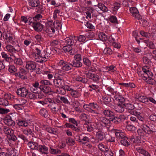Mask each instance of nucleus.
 Segmentation results:
<instances>
[{"mask_svg": "<svg viewBox=\"0 0 156 156\" xmlns=\"http://www.w3.org/2000/svg\"><path fill=\"white\" fill-rule=\"evenodd\" d=\"M41 50L38 47H36L35 53L32 55L36 62L42 63L47 60L49 55L44 51L41 53Z\"/></svg>", "mask_w": 156, "mask_h": 156, "instance_id": "1", "label": "nucleus"}, {"mask_svg": "<svg viewBox=\"0 0 156 156\" xmlns=\"http://www.w3.org/2000/svg\"><path fill=\"white\" fill-rule=\"evenodd\" d=\"M58 20H56L54 23L51 21H49L46 23L45 26L47 33L48 34L54 33L55 31V29L58 28Z\"/></svg>", "mask_w": 156, "mask_h": 156, "instance_id": "2", "label": "nucleus"}, {"mask_svg": "<svg viewBox=\"0 0 156 156\" xmlns=\"http://www.w3.org/2000/svg\"><path fill=\"white\" fill-rule=\"evenodd\" d=\"M83 107L85 109L94 115L98 114V112L95 110L98 109L99 106L96 103H91L89 104H85Z\"/></svg>", "mask_w": 156, "mask_h": 156, "instance_id": "3", "label": "nucleus"}, {"mask_svg": "<svg viewBox=\"0 0 156 156\" xmlns=\"http://www.w3.org/2000/svg\"><path fill=\"white\" fill-rule=\"evenodd\" d=\"M100 11L105 12L108 11L107 8L101 3H99L98 5H94L91 9L90 11L92 13V15L94 16H97V13L96 12Z\"/></svg>", "mask_w": 156, "mask_h": 156, "instance_id": "4", "label": "nucleus"}, {"mask_svg": "<svg viewBox=\"0 0 156 156\" xmlns=\"http://www.w3.org/2000/svg\"><path fill=\"white\" fill-rule=\"evenodd\" d=\"M110 123L109 120L107 118L101 117L99 119V121L96 124V128L99 129H103L104 126L106 125H108Z\"/></svg>", "mask_w": 156, "mask_h": 156, "instance_id": "5", "label": "nucleus"}, {"mask_svg": "<svg viewBox=\"0 0 156 156\" xmlns=\"http://www.w3.org/2000/svg\"><path fill=\"white\" fill-rule=\"evenodd\" d=\"M142 71H138L137 73L140 76L143 77L145 76L151 77L153 75L152 73L150 71L149 68L147 66L143 67L142 69Z\"/></svg>", "mask_w": 156, "mask_h": 156, "instance_id": "6", "label": "nucleus"}, {"mask_svg": "<svg viewBox=\"0 0 156 156\" xmlns=\"http://www.w3.org/2000/svg\"><path fill=\"white\" fill-rule=\"evenodd\" d=\"M72 67V66L71 64L67 63L64 61L61 60L59 62V69L60 68V73L62 72V70L64 71H68L71 69ZM60 75H61L62 74Z\"/></svg>", "mask_w": 156, "mask_h": 156, "instance_id": "7", "label": "nucleus"}, {"mask_svg": "<svg viewBox=\"0 0 156 156\" xmlns=\"http://www.w3.org/2000/svg\"><path fill=\"white\" fill-rule=\"evenodd\" d=\"M5 50L9 53L11 56H12L14 58H16L18 51L13 46L10 45H7L6 46Z\"/></svg>", "mask_w": 156, "mask_h": 156, "instance_id": "8", "label": "nucleus"}, {"mask_svg": "<svg viewBox=\"0 0 156 156\" xmlns=\"http://www.w3.org/2000/svg\"><path fill=\"white\" fill-rule=\"evenodd\" d=\"M16 92L18 95L23 97L26 98L28 94V90L26 88L22 87L18 89Z\"/></svg>", "mask_w": 156, "mask_h": 156, "instance_id": "9", "label": "nucleus"}, {"mask_svg": "<svg viewBox=\"0 0 156 156\" xmlns=\"http://www.w3.org/2000/svg\"><path fill=\"white\" fill-rule=\"evenodd\" d=\"M17 125L20 126L27 127L30 124V121L28 119H22L16 121Z\"/></svg>", "mask_w": 156, "mask_h": 156, "instance_id": "10", "label": "nucleus"}, {"mask_svg": "<svg viewBox=\"0 0 156 156\" xmlns=\"http://www.w3.org/2000/svg\"><path fill=\"white\" fill-rule=\"evenodd\" d=\"M129 10L131 14L134 17L135 19H140V16L137 8L135 7H132L130 8Z\"/></svg>", "mask_w": 156, "mask_h": 156, "instance_id": "11", "label": "nucleus"}, {"mask_svg": "<svg viewBox=\"0 0 156 156\" xmlns=\"http://www.w3.org/2000/svg\"><path fill=\"white\" fill-rule=\"evenodd\" d=\"M26 68L28 70L32 72L34 70L36 67V65L35 62L33 61H27L26 62Z\"/></svg>", "mask_w": 156, "mask_h": 156, "instance_id": "12", "label": "nucleus"}, {"mask_svg": "<svg viewBox=\"0 0 156 156\" xmlns=\"http://www.w3.org/2000/svg\"><path fill=\"white\" fill-rule=\"evenodd\" d=\"M138 101L143 103L147 102L148 101V99L144 96H140L138 98H134L131 100V102L134 104L138 103Z\"/></svg>", "mask_w": 156, "mask_h": 156, "instance_id": "13", "label": "nucleus"}, {"mask_svg": "<svg viewBox=\"0 0 156 156\" xmlns=\"http://www.w3.org/2000/svg\"><path fill=\"white\" fill-rule=\"evenodd\" d=\"M76 37L71 36L66 39V43L67 45L71 46L73 45L74 43H76Z\"/></svg>", "mask_w": 156, "mask_h": 156, "instance_id": "14", "label": "nucleus"}, {"mask_svg": "<svg viewBox=\"0 0 156 156\" xmlns=\"http://www.w3.org/2000/svg\"><path fill=\"white\" fill-rule=\"evenodd\" d=\"M97 129L98 130L96 132V137L98 140H102L105 138V134L102 131V129Z\"/></svg>", "mask_w": 156, "mask_h": 156, "instance_id": "15", "label": "nucleus"}, {"mask_svg": "<svg viewBox=\"0 0 156 156\" xmlns=\"http://www.w3.org/2000/svg\"><path fill=\"white\" fill-rule=\"evenodd\" d=\"M27 73L26 71L24 69L21 68L20 69L19 72L15 73L16 76L19 77L22 79L26 78L25 76Z\"/></svg>", "mask_w": 156, "mask_h": 156, "instance_id": "16", "label": "nucleus"}, {"mask_svg": "<svg viewBox=\"0 0 156 156\" xmlns=\"http://www.w3.org/2000/svg\"><path fill=\"white\" fill-rule=\"evenodd\" d=\"M32 26L34 30L37 31H41L43 28V25L39 23H33Z\"/></svg>", "mask_w": 156, "mask_h": 156, "instance_id": "17", "label": "nucleus"}, {"mask_svg": "<svg viewBox=\"0 0 156 156\" xmlns=\"http://www.w3.org/2000/svg\"><path fill=\"white\" fill-rule=\"evenodd\" d=\"M3 131L5 134L8 137L11 136L14 134V130L12 129L7 126H4Z\"/></svg>", "mask_w": 156, "mask_h": 156, "instance_id": "18", "label": "nucleus"}, {"mask_svg": "<svg viewBox=\"0 0 156 156\" xmlns=\"http://www.w3.org/2000/svg\"><path fill=\"white\" fill-rule=\"evenodd\" d=\"M103 113L105 116L109 117L110 119H111L112 121H113L114 119H115V116H114V113L109 110H104L103 111Z\"/></svg>", "mask_w": 156, "mask_h": 156, "instance_id": "19", "label": "nucleus"}, {"mask_svg": "<svg viewBox=\"0 0 156 156\" xmlns=\"http://www.w3.org/2000/svg\"><path fill=\"white\" fill-rule=\"evenodd\" d=\"M125 103H122L121 104L118 103V105L115 107V110L119 112H122L124 110L125 108Z\"/></svg>", "mask_w": 156, "mask_h": 156, "instance_id": "20", "label": "nucleus"}, {"mask_svg": "<svg viewBox=\"0 0 156 156\" xmlns=\"http://www.w3.org/2000/svg\"><path fill=\"white\" fill-rule=\"evenodd\" d=\"M37 150L41 154H46L48 151V148L45 146L41 145H38Z\"/></svg>", "mask_w": 156, "mask_h": 156, "instance_id": "21", "label": "nucleus"}, {"mask_svg": "<svg viewBox=\"0 0 156 156\" xmlns=\"http://www.w3.org/2000/svg\"><path fill=\"white\" fill-rule=\"evenodd\" d=\"M4 122L9 126H14L15 124L14 122L9 117L5 118L4 120Z\"/></svg>", "mask_w": 156, "mask_h": 156, "instance_id": "22", "label": "nucleus"}, {"mask_svg": "<svg viewBox=\"0 0 156 156\" xmlns=\"http://www.w3.org/2000/svg\"><path fill=\"white\" fill-rule=\"evenodd\" d=\"M131 114L137 117V118L140 120L143 121L144 118L141 116V113L140 112L136 111H131L130 112Z\"/></svg>", "mask_w": 156, "mask_h": 156, "instance_id": "23", "label": "nucleus"}, {"mask_svg": "<svg viewBox=\"0 0 156 156\" xmlns=\"http://www.w3.org/2000/svg\"><path fill=\"white\" fill-rule=\"evenodd\" d=\"M120 7V4L118 2L115 3L112 6V7L110 8L113 11V12L114 14H115L116 13L117 11Z\"/></svg>", "mask_w": 156, "mask_h": 156, "instance_id": "24", "label": "nucleus"}, {"mask_svg": "<svg viewBox=\"0 0 156 156\" xmlns=\"http://www.w3.org/2000/svg\"><path fill=\"white\" fill-rule=\"evenodd\" d=\"M112 132L115 133L116 137L118 139H122L125 136V134L123 132L118 131L116 129H113Z\"/></svg>", "mask_w": 156, "mask_h": 156, "instance_id": "25", "label": "nucleus"}, {"mask_svg": "<svg viewBox=\"0 0 156 156\" xmlns=\"http://www.w3.org/2000/svg\"><path fill=\"white\" fill-rule=\"evenodd\" d=\"M150 53L147 54L146 56H144L143 58V62L145 64H150L151 62L150 59L151 57Z\"/></svg>", "mask_w": 156, "mask_h": 156, "instance_id": "26", "label": "nucleus"}, {"mask_svg": "<svg viewBox=\"0 0 156 156\" xmlns=\"http://www.w3.org/2000/svg\"><path fill=\"white\" fill-rule=\"evenodd\" d=\"M39 144L36 142H29L28 143V147L31 149L37 150L38 146Z\"/></svg>", "mask_w": 156, "mask_h": 156, "instance_id": "27", "label": "nucleus"}, {"mask_svg": "<svg viewBox=\"0 0 156 156\" xmlns=\"http://www.w3.org/2000/svg\"><path fill=\"white\" fill-rule=\"evenodd\" d=\"M29 4L32 7H37L40 4V2L39 0H29Z\"/></svg>", "mask_w": 156, "mask_h": 156, "instance_id": "28", "label": "nucleus"}, {"mask_svg": "<svg viewBox=\"0 0 156 156\" xmlns=\"http://www.w3.org/2000/svg\"><path fill=\"white\" fill-rule=\"evenodd\" d=\"M59 80H60V81H59V83H60V87L62 89V90L63 91V93H62V90H60V92H59V94H64L65 93V90L64 89L66 88V86L65 84V83L64 80H62L60 79L59 78Z\"/></svg>", "mask_w": 156, "mask_h": 156, "instance_id": "29", "label": "nucleus"}, {"mask_svg": "<svg viewBox=\"0 0 156 156\" xmlns=\"http://www.w3.org/2000/svg\"><path fill=\"white\" fill-rule=\"evenodd\" d=\"M150 77L144 76L143 77V79L144 80L146 81L148 83L151 85H154L156 83V81L152 79H151Z\"/></svg>", "mask_w": 156, "mask_h": 156, "instance_id": "30", "label": "nucleus"}, {"mask_svg": "<svg viewBox=\"0 0 156 156\" xmlns=\"http://www.w3.org/2000/svg\"><path fill=\"white\" fill-rule=\"evenodd\" d=\"M72 105L76 111L79 112H81V110L79 108L80 104L77 101H73L72 103Z\"/></svg>", "mask_w": 156, "mask_h": 156, "instance_id": "31", "label": "nucleus"}, {"mask_svg": "<svg viewBox=\"0 0 156 156\" xmlns=\"http://www.w3.org/2000/svg\"><path fill=\"white\" fill-rule=\"evenodd\" d=\"M114 98L116 100L119 102L118 103H124V101H125V99L122 96L116 94L114 96Z\"/></svg>", "mask_w": 156, "mask_h": 156, "instance_id": "32", "label": "nucleus"}, {"mask_svg": "<svg viewBox=\"0 0 156 156\" xmlns=\"http://www.w3.org/2000/svg\"><path fill=\"white\" fill-rule=\"evenodd\" d=\"M39 83L38 82H35L33 84V86L30 87V90L31 91L34 93L39 88Z\"/></svg>", "mask_w": 156, "mask_h": 156, "instance_id": "33", "label": "nucleus"}, {"mask_svg": "<svg viewBox=\"0 0 156 156\" xmlns=\"http://www.w3.org/2000/svg\"><path fill=\"white\" fill-rule=\"evenodd\" d=\"M63 49L65 52H68L69 54H73L72 52V48L71 46L68 45L64 46L63 48Z\"/></svg>", "mask_w": 156, "mask_h": 156, "instance_id": "34", "label": "nucleus"}, {"mask_svg": "<svg viewBox=\"0 0 156 156\" xmlns=\"http://www.w3.org/2000/svg\"><path fill=\"white\" fill-rule=\"evenodd\" d=\"M96 124H94V123L91 124L89 123L87 126V130L88 131L91 132L94 129H98L96 128Z\"/></svg>", "mask_w": 156, "mask_h": 156, "instance_id": "35", "label": "nucleus"}, {"mask_svg": "<svg viewBox=\"0 0 156 156\" xmlns=\"http://www.w3.org/2000/svg\"><path fill=\"white\" fill-rule=\"evenodd\" d=\"M98 38L102 41H105L108 39L107 36L104 33H99L98 35Z\"/></svg>", "mask_w": 156, "mask_h": 156, "instance_id": "36", "label": "nucleus"}, {"mask_svg": "<svg viewBox=\"0 0 156 156\" xmlns=\"http://www.w3.org/2000/svg\"><path fill=\"white\" fill-rule=\"evenodd\" d=\"M143 130L144 131L145 133H151L153 131L152 128H150L149 127L147 126V125H144L143 126Z\"/></svg>", "mask_w": 156, "mask_h": 156, "instance_id": "37", "label": "nucleus"}, {"mask_svg": "<svg viewBox=\"0 0 156 156\" xmlns=\"http://www.w3.org/2000/svg\"><path fill=\"white\" fill-rule=\"evenodd\" d=\"M15 101L17 103V104H19V105L22 106L26 104L27 102L26 100L22 98L16 99H15Z\"/></svg>", "mask_w": 156, "mask_h": 156, "instance_id": "38", "label": "nucleus"}, {"mask_svg": "<svg viewBox=\"0 0 156 156\" xmlns=\"http://www.w3.org/2000/svg\"><path fill=\"white\" fill-rule=\"evenodd\" d=\"M9 154L10 156H18L17 151L13 148H10L9 150Z\"/></svg>", "mask_w": 156, "mask_h": 156, "instance_id": "39", "label": "nucleus"}, {"mask_svg": "<svg viewBox=\"0 0 156 156\" xmlns=\"http://www.w3.org/2000/svg\"><path fill=\"white\" fill-rule=\"evenodd\" d=\"M9 105L8 100L3 98H0V105L4 106H5Z\"/></svg>", "mask_w": 156, "mask_h": 156, "instance_id": "40", "label": "nucleus"}, {"mask_svg": "<svg viewBox=\"0 0 156 156\" xmlns=\"http://www.w3.org/2000/svg\"><path fill=\"white\" fill-rule=\"evenodd\" d=\"M137 151L139 152L145 156H150V154L147 152L140 147H139L138 149H137Z\"/></svg>", "mask_w": 156, "mask_h": 156, "instance_id": "41", "label": "nucleus"}, {"mask_svg": "<svg viewBox=\"0 0 156 156\" xmlns=\"http://www.w3.org/2000/svg\"><path fill=\"white\" fill-rule=\"evenodd\" d=\"M70 93L72 96L74 98H78L81 95L76 90H72Z\"/></svg>", "mask_w": 156, "mask_h": 156, "instance_id": "42", "label": "nucleus"}, {"mask_svg": "<svg viewBox=\"0 0 156 156\" xmlns=\"http://www.w3.org/2000/svg\"><path fill=\"white\" fill-rule=\"evenodd\" d=\"M99 149L101 151L105 152V151H108V148L106 146L102 144H100L98 146Z\"/></svg>", "mask_w": 156, "mask_h": 156, "instance_id": "43", "label": "nucleus"}, {"mask_svg": "<svg viewBox=\"0 0 156 156\" xmlns=\"http://www.w3.org/2000/svg\"><path fill=\"white\" fill-rule=\"evenodd\" d=\"M128 139L126 137H124L121 140V144L125 146H128L129 145V143L128 141Z\"/></svg>", "mask_w": 156, "mask_h": 156, "instance_id": "44", "label": "nucleus"}, {"mask_svg": "<svg viewBox=\"0 0 156 156\" xmlns=\"http://www.w3.org/2000/svg\"><path fill=\"white\" fill-rule=\"evenodd\" d=\"M50 106L51 107V110L53 112H55L56 111V109H58L57 108L58 106L57 103H52L50 104Z\"/></svg>", "mask_w": 156, "mask_h": 156, "instance_id": "45", "label": "nucleus"}, {"mask_svg": "<svg viewBox=\"0 0 156 156\" xmlns=\"http://www.w3.org/2000/svg\"><path fill=\"white\" fill-rule=\"evenodd\" d=\"M40 113L44 117H47L48 115L47 110L44 108H42L40 110Z\"/></svg>", "mask_w": 156, "mask_h": 156, "instance_id": "46", "label": "nucleus"}, {"mask_svg": "<svg viewBox=\"0 0 156 156\" xmlns=\"http://www.w3.org/2000/svg\"><path fill=\"white\" fill-rule=\"evenodd\" d=\"M144 43L146 44L147 45L151 48L153 49L154 48V45L153 43L148 40H145Z\"/></svg>", "mask_w": 156, "mask_h": 156, "instance_id": "47", "label": "nucleus"}, {"mask_svg": "<svg viewBox=\"0 0 156 156\" xmlns=\"http://www.w3.org/2000/svg\"><path fill=\"white\" fill-rule=\"evenodd\" d=\"M110 96L105 95L102 97V99L105 103L109 102L111 101V99ZM105 104H106V103H105Z\"/></svg>", "mask_w": 156, "mask_h": 156, "instance_id": "48", "label": "nucleus"}, {"mask_svg": "<svg viewBox=\"0 0 156 156\" xmlns=\"http://www.w3.org/2000/svg\"><path fill=\"white\" fill-rule=\"evenodd\" d=\"M72 66L76 67H79L82 66V63L80 61H73Z\"/></svg>", "mask_w": 156, "mask_h": 156, "instance_id": "49", "label": "nucleus"}, {"mask_svg": "<svg viewBox=\"0 0 156 156\" xmlns=\"http://www.w3.org/2000/svg\"><path fill=\"white\" fill-rule=\"evenodd\" d=\"M77 81L81 82L83 83H86L87 82V80L85 78H83L79 76H78L76 78Z\"/></svg>", "mask_w": 156, "mask_h": 156, "instance_id": "50", "label": "nucleus"}, {"mask_svg": "<svg viewBox=\"0 0 156 156\" xmlns=\"http://www.w3.org/2000/svg\"><path fill=\"white\" fill-rule=\"evenodd\" d=\"M41 85H51L50 81L47 80H42L40 82Z\"/></svg>", "mask_w": 156, "mask_h": 156, "instance_id": "51", "label": "nucleus"}, {"mask_svg": "<svg viewBox=\"0 0 156 156\" xmlns=\"http://www.w3.org/2000/svg\"><path fill=\"white\" fill-rule=\"evenodd\" d=\"M75 140L76 141L80 143L81 144H85V143L83 142L82 140V135H79L76 136L75 138Z\"/></svg>", "mask_w": 156, "mask_h": 156, "instance_id": "52", "label": "nucleus"}, {"mask_svg": "<svg viewBox=\"0 0 156 156\" xmlns=\"http://www.w3.org/2000/svg\"><path fill=\"white\" fill-rule=\"evenodd\" d=\"M54 76L55 79L53 80L54 84L55 86L58 87V73H55Z\"/></svg>", "mask_w": 156, "mask_h": 156, "instance_id": "53", "label": "nucleus"}, {"mask_svg": "<svg viewBox=\"0 0 156 156\" xmlns=\"http://www.w3.org/2000/svg\"><path fill=\"white\" fill-rule=\"evenodd\" d=\"M23 132L24 134L27 136L31 135L32 133L31 129L28 128H26L24 129Z\"/></svg>", "mask_w": 156, "mask_h": 156, "instance_id": "54", "label": "nucleus"}, {"mask_svg": "<svg viewBox=\"0 0 156 156\" xmlns=\"http://www.w3.org/2000/svg\"><path fill=\"white\" fill-rule=\"evenodd\" d=\"M26 98L30 99H35L36 98L35 94L33 93L29 92L28 94L27 95V96Z\"/></svg>", "mask_w": 156, "mask_h": 156, "instance_id": "55", "label": "nucleus"}, {"mask_svg": "<svg viewBox=\"0 0 156 156\" xmlns=\"http://www.w3.org/2000/svg\"><path fill=\"white\" fill-rule=\"evenodd\" d=\"M77 40L80 42H85L86 40V37L83 35H80L78 37H76Z\"/></svg>", "mask_w": 156, "mask_h": 156, "instance_id": "56", "label": "nucleus"}, {"mask_svg": "<svg viewBox=\"0 0 156 156\" xmlns=\"http://www.w3.org/2000/svg\"><path fill=\"white\" fill-rule=\"evenodd\" d=\"M8 70L10 73H12L15 72L17 69L14 66L10 65L9 66Z\"/></svg>", "mask_w": 156, "mask_h": 156, "instance_id": "57", "label": "nucleus"}, {"mask_svg": "<svg viewBox=\"0 0 156 156\" xmlns=\"http://www.w3.org/2000/svg\"><path fill=\"white\" fill-rule=\"evenodd\" d=\"M14 63L18 65H21L23 64V62L20 58H16L14 59Z\"/></svg>", "mask_w": 156, "mask_h": 156, "instance_id": "58", "label": "nucleus"}, {"mask_svg": "<svg viewBox=\"0 0 156 156\" xmlns=\"http://www.w3.org/2000/svg\"><path fill=\"white\" fill-rule=\"evenodd\" d=\"M125 108H126L129 110H132L134 108V107L133 105L129 103L126 104H125Z\"/></svg>", "mask_w": 156, "mask_h": 156, "instance_id": "59", "label": "nucleus"}, {"mask_svg": "<svg viewBox=\"0 0 156 156\" xmlns=\"http://www.w3.org/2000/svg\"><path fill=\"white\" fill-rule=\"evenodd\" d=\"M103 52L105 54H110L112 53V50L108 47H106L104 50Z\"/></svg>", "mask_w": 156, "mask_h": 156, "instance_id": "60", "label": "nucleus"}, {"mask_svg": "<svg viewBox=\"0 0 156 156\" xmlns=\"http://www.w3.org/2000/svg\"><path fill=\"white\" fill-rule=\"evenodd\" d=\"M5 38L7 41L8 42L11 43L13 41V38L12 35L10 34H7Z\"/></svg>", "mask_w": 156, "mask_h": 156, "instance_id": "61", "label": "nucleus"}, {"mask_svg": "<svg viewBox=\"0 0 156 156\" xmlns=\"http://www.w3.org/2000/svg\"><path fill=\"white\" fill-rule=\"evenodd\" d=\"M10 112V110L8 109H5L0 108V113L1 114H5Z\"/></svg>", "mask_w": 156, "mask_h": 156, "instance_id": "62", "label": "nucleus"}, {"mask_svg": "<svg viewBox=\"0 0 156 156\" xmlns=\"http://www.w3.org/2000/svg\"><path fill=\"white\" fill-rule=\"evenodd\" d=\"M126 129L129 131H131L132 132L136 130V128L134 126L130 125H128L126 126Z\"/></svg>", "mask_w": 156, "mask_h": 156, "instance_id": "63", "label": "nucleus"}, {"mask_svg": "<svg viewBox=\"0 0 156 156\" xmlns=\"http://www.w3.org/2000/svg\"><path fill=\"white\" fill-rule=\"evenodd\" d=\"M142 129H139L137 130V133L140 136H143L144 135L145 132L143 130V128H144L143 126L142 127Z\"/></svg>", "mask_w": 156, "mask_h": 156, "instance_id": "64", "label": "nucleus"}]
</instances>
